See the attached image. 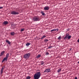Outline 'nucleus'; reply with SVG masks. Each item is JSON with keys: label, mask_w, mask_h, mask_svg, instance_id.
Segmentation results:
<instances>
[{"label": "nucleus", "mask_w": 79, "mask_h": 79, "mask_svg": "<svg viewBox=\"0 0 79 79\" xmlns=\"http://www.w3.org/2000/svg\"><path fill=\"white\" fill-rule=\"evenodd\" d=\"M41 76L40 72H39L35 74L34 76V79H39Z\"/></svg>", "instance_id": "nucleus-1"}, {"label": "nucleus", "mask_w": 79, "mask_h": 79, "mask_svg": "<svg viewBox=\"0 0 79 79\" xmlns=\"http://www.w3.org/2000/svg\"><path fill=\"white\" fill-rule=\"evenodd\" d=\"M30 55H31V54L30 53H28L24 55L23 57L26 60H27L29 58L30 56Z\"/></svg>", "instance_id": "nucleus-2"}, {"label": "nucleus", "mask_w": 79, "mask_h": 79, "mask_svg": "<svg viewBox=\"0 0 79 79\" xmlns=\"http://www.w3.org/2000/svg\"><path fill=\"white\" fill-rule=\"evenodd\" d=\"M69 35L68 33L66 34L65 37L64 38V39H66L67 38L68 39H70L71 38V35Z\"/></svg>", "instance_id": "nucleus-3"}, {"label": "nucleus", "mask_w": 79, "mask_h": 79, "mask_svg": "<svg viewBox=\"0 0 79 79\" xmlns=\"http://www.w3.org/2000/svg\"><path fill=\"white\" fill-rule=\"evenodd\" d=\"M33 19L34 21H40V19L38 17H35L33 18Z\"/></svg>", "instance_id": "nucleus-4"}, {"label": "nucleus", "mask_w": 79, "mask_h": 79, "mask_svg": "<svg viewBox=\"0 0 79 79\" xmlns=\"http://www.w3.org/2000/svg\"><path fill=\"white\" fill-rule=\"evenodd\" d=\"M11 14L12 15H18L19 14V12H16L15 11H13L11 12Z\"/></svg>", "instance_id": "nucleus-5"}, {"label": "nucleus", "mask_w": 79, "mask_h": 79, "mask_svg": "<svg viewBox=\"0 0 79 79\" xmlns=\"http://www.w3.org/2000/svg\"><path fill=\"white\" fill-rule=\"evenodd\" d=\"M51 71L50 70V69H45L44 73H50Z\"/></svg>", "instance_id": "nucleus-6"}, {"label": "nucleus", "mask_w": 79, "mask_h": 79, "mask_svg": "<svg viewBox=\"0 0 79 79\" xmlns=\"http://www.w3.org/2000/svg\"><path fill=\"white\" fill-rule=\"evenodd\" d=\"M5 66H4L1 69V74H2V73H3V69H5Z\"/></svg>", "instance_id": "nucleus-7"}, {"label": "nucleus", "mask_w": 79, "mask_h": 79, "mask_svg": "<svg viewBox=\"0 0 79 79\" xmlns=\"http://www.w3.org/2000/svg\"><path fill=\"white\" fill-rule=\"evenodd\" d=\"M49 6H45L44 7V10H49Z\"/></svg>", "instance_id": "nucleus-8"}, {"label": "nucleus", "mask_w": 79, "mask_h": 79, "mask_svg": "<svg viewBox=\"0 0 79 79\" xmlns=\"http://www.w3.org/2000/svg\"><path fill=\"white\" fill-rule=\"evenodd\" d=\"M8 60V58L6 57H5L4 59H3V60H2V63H3V61H4L6 60V61H7V60Z\"/></svg>", "instance_id": "nucleus-9"}, {"label": "nucleus", "mask_w": 79, "mask_h": 79, "mask_svg": "<svg viewBox=\"0 0 79 79\" xmlns=\"http://www.w3.org/2000/svg\"><path fill=\"white\" fill-rule=\"evenodd\" d=\"M5 51H3L2 52H1V54L0 55V56H3V54L5 53Z\"/></svg>", "instance_id": "nucleus-10"}, {"label": "nucleus", "mask_w": 79, "mask_h": 79, "mask_svg": "<svg viewBox=\"0 0 79 79\" xmlns=\"http://www.w3.org/2000/svg\"><path fill=\"white\" fill-rule=\"evenodd\" d=\"M6 42H7L8 44H9V45H10L11 44V42L8 40H6Z\"/></svg>", "instance_id": "nucleus-11"}, {"label": "nucleus", "mask_w": 79, "mask_h": 79, "mask_svg": "<svg viewBox=\"0 0 79 79\" xmlns=\"http://www.w3.org/2000/svg\"><path fill=\"white\" fill-rule=\"evenodd\" d=\"M8 22L7 21H5L3 23V24H4V25H6V24H8Z\"/></svg>", "instance_id": "nucleus-12"}, {"label": "nucleus", "mask_w": 79, "mask_h": 79, "mask_svg": "<svg viewBox=\"0 0 79 79\" xmlns=\"http://www.w3.org/2000/svg\"><path fill=\"white\" fill-rule=\"evenodd\" d=\"M31 45V43H27V44H26V46H28L29 45Z\"/></svg>", "instance_id": "nucleus-13"}, {"label": "nucleus", "mask_w": 79, "mask_h": 79, "mask_svg": "<svg viewBox=\"0 0 79 79\" xmlns=\"http://www.w3.org/2000/svg\"><path fill=\"white\" fill-rule=\"evenodd\" d=\"M40 56H41V55H38L36 56V58H40Z\"/></svg>", "instance_id": "nucleus-14"}, {"label": "nucleus", "mask_w": 79, "mask_h": 79, "mask_svg": "<svg viewBox=\"0 0 79 79\" xmlns=\"http://www.w3.org/2000/svg\"><path fill=\"white\" fill-rule=\"evenodd\" d=\"M61 69H58L57 70L58 73H60V72H61Z\"/></svg>", "instance_id": "nucleus-15"}, {"label": "nucleus", "mask_w": 79, "mask_h": 79, "mask_svg": "<svg viewBox=\"0 0 79 79\" xmlns=\"http://www.w3.org/2000/svg\"><path fill=\"white\" fill-rule=\"evenodd\" d=\"M41 13L42 15H43V16H45V13H44V12H43V11H42L41 12Z\"/></svg>", "instance_id": "nucleus-16"}, {"label": "nucleus", "mask_w": 79, "mask_h": 79, "mask_svg": "<svg viewBox=\"0 0 79 79\" xmlns=\"http://www.w3.org/2000/svg\"><path fill=\"white\" fill-rule=\"evenodd\" d=\"M15 33L14 32H12L11 33V35H15Z\"/></svg>", "instance_id": "nucleus-17"}, {"label": "nucleus", "mask_w": 79, "mask_h": 79, "mask_svg": "<svg viewBox=\"0 0 79 79\" xmlns=\"http://www.w3.org/2000/svg\"><path fill=\"white\" fill-rule=\"evenodd\" d=\"M9 56V53H7V54H6V57L8 58V57Z\"/></svg>", "instance_id": "nucleus-18"}, {"label": "nucleus", "mask_w": 79, "mask_h": 79, "mask_svg": "<svg viewBox=\"0 0 79 79\" xmlns=\"http://www.w3.org/2000/svg\"><path fill=\"white\" fill-rule=\"evenodd\" d=\"M56 29H54L53 30H52L51 31V32H53V31H56Z\"/></svg>", "instance_id": "nucleus-19"}, {"label": "nucleus", "mask_w": 79, "mask_h": 79, "mask_svg": "<svg viewBox=\"0 0 79 79\" xmlns=\"http://www.w3.org/2000/svg\"><path fill=\"white\" fill-rule=\"evenodd\" d=\"M45 37H46V36L45 35H43L42 37L41 38V39H43L45 38Z\"/></svg>", "instance_id": "nucleus-20"}, {"label": "nucleus", "mask_w": 79, "mask_h": 79, "mask_svg": "<svg viewBox=\"0 0 79 79\" xmlns=\"http://www.w3.org/2000/svg\"><path fill=\"white\" fill-rule=\"evenodd\" d=\"M58 40H61V36H60L58 38Z\"/></svg>", "instance_id": "nucleus-21"}, {"label": "nucleus", "mask_w": 79, "mask_h": 79, "mask_svg": "<svg viewBox=\"0 0 79 79\" xmlns=\"http://www.w3.org/2000/svg\"><path fill=\"white\" fill-rule=\"evenodd\" d=\"M44 61H42L41 62V65H43V64H44Z\"/></svg>", "instance_id": "nucleus-22"}, {"label": "nucleus", "mask_w": 79, "mask_h": 79, "mask_svg": "<svg viewBox=\"0 0 79 79\" xmlns=\"http://www.w3.org/2000/svg\"><path fill=\"white\" fill-rule=\"evenodd\" d=\"M52 47H53V46H51V45H50L49 47L48 48V49H49V48H52Z\"/></svg>", "instance_id": "nucleus-23"}, {"label": "nucleus", "mask_w": 79, "mask_h": 79, "mask_svg": "<svg viewBox=\"0 0 79 79\" xmlns=\"http://www.w3.org/2000/svg\"><path fill=\"white\" fill-rule=\"evenodd\" d=\"M24 31V29L23 28L21 29V32H23V31Z\"/></svg>", "instance_id": "nucleus-24"}, {"label": "nucleus", "mask_w": 79, "mask_h": 79, "mask_svg": "<svg viewBox=\"0 0 79 79\" xmlns=\"http://www.w3.org/2000/svg\"><path fill=\"white\" fill-rule=\"evenodd\" d=\"M31 78V77L29 76H27V77H26V79H30Z\"/></svg>", "instance_id": "nucleus-25"}, {"label": "nucleus", "mask_w": 79, "mask_h": 79, "mask_svg": "<svg viewBox=\"0 0 79 79\" xmlns=\"http://www.w3.org/2000/svg\"><path fill=\"white\" fill-rule=\"evenodd\" d=\"M48 39L44 40V42H48Z\"/></svg>", "instance_id": "nucleus-26"}, {"label": "nucleus", "mask_w": 79, "mask_h": 79, "mask_svg": "<svg viewBox=\"0 0 79 79\" xmlns=\"http://www.w3.org/2000/svg\"><path fill=\"white\" fill-rule=\"evenodd\" d=\"M46 55H49V53H48V52H47L46 53Z\"/></svg>", "instance_id": "nucleus-27"}, {"label": "nucleus", "mask_w": 79, "mask_h": 79, "mask_svg": "<svg viewBox=\"0 0 79 79\" xmlns=\"http://www.w3.org/2000/svg\"><path fill=\"white\" fill-rule=\"evenodd\" d=\"M3 8V7H0V9H2Z\"/></svg>", "instance_id": "nucleus-28"}, {"label": "nucleus", "mask_w": 79, "mask_h": 79, "mask_svg": "<svg viewBox=\"0 0 79 79\" xmlns=\"http://www.w3.org/2000/svg\"><path fill=\"white\" fill-rule=\"evenodd\" d=\"M56 29V31H58V30H59L58 29Z\"/></svg>", "instance_id": "nucleus-29"}, {"label": "nucleus", "mask_w": 79, "mask_h": 79, "mask_svg": "<svg viewBox=\"0 0 79 79\" xmlns=\"http://www.w3.org/2000/svg\"><path fill=\"white\" fill-rule=\"evenodd\" d=\"M77 42H78V43H79V38L78 39Z\"/></svg>", "instance_id": "nucleus-30"}, {"label": "nucleus", "mask_w": 79, "mask_h": 79, "mask_svg": "<svg viewBox=\"0 0 79 79\" xmlns=\"http://www.w3.org/2000/svg\"><path fill=\"white\" fill-rule=\"evenodd\" d=\"M75 79H77V77H76L75 78Z\"/></svg>", "instance_id": "nucleus-31"}, {"label": "nucleus", "mask_w": 79, "mask_h": 79, "mask_svg": "<svg viewBox=\"0 0 79 79\" xmlns=\"http://www.w3.org/2000/svg\"><path fill=\"white\" fill-rule=\"evenodd\" d=\"M78 64H79V61L78 62Z\"/></svg>", "instance_id": "nucleus-32"}, {"label": "nucleus", "mask_w": 79, "mask_h": 79, "mask_svg": "<svg viewBox=\"0 0 79 79\" xmlns=\"http://www.w3.org/2000/svg\"><path fill=\"white\" fill-rule=\"evenodd\" d=\"M67 31H68V30L67 29Z\"/></svg>", "instance_id": "nucleus-33"}]
</instances>
